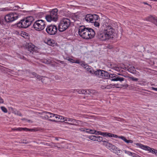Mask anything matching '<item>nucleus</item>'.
I'll use <instances>...</instances> for the list:
<instances>
[{
	"mask_svg": "<svg viewBox=\"0 0 157 157\" xmlns=\"http://www.w3.org/2000/svg\"><path fill=\"white\" fill-rule=\"evenodd\" d=\"M79 35L83 39H89L93 38L95 33L94 30L90 28H86L84 26H81L78 28Z\"/></svg>",
	"mask_w": 157,
	"mask_h": 157,
	"instance_id": "1",
	"label": "nucleus"
},
{
	"mask_svg": "<svg viewBox=\"0 0 157 157\" xmlns=\"http://www.w3.org/2000/svg\"><path fill=\"white\" fill-rule=\"evenodd\" d=\"M33 21V17L32 16H29L21 20L14 26L15 27L26 28L29 27Z\"/></svg>",
	"mask_w": 157,
	"mask_h": 157,
	"instance_id": "2",
	"label": "nucleus"
},
{
	"mask_svg": "<svg viewBox=\"0 0 157 157\" xmlns=\"http://www.w3.org/2000/svg\"><path fill=\"white\" fill-rule=\"evenodd\" d=\"M69 19L66 18H63L59 25V30L61 32H63L67 29L71 24Z\"/></svg>",
	"mask_w": 157,
	"mask_h": 157,
	"instance_id": "3",
	"label": "nucleus"
},
{
	"mask_svg": "<svg viewBox=\"0 0 157 157\" xmlns=\"http://www.w3.org/2000/svg\"><path fill=\"white\" fill-rule=\"evenodd\" d=\"M58 11L57 9H55L50 11V14L47 15L45 16V19L48 22H50L52 21H57L58 18Z\"/></svg>",
	"mask_w": 157,
	"mask_h": 157,
	"instance_id": "4",
	"label": "nucleus"
},
{
	"mask_svg": "<svg viewBox=\"0 0 157 157\" xmlns=\"http://www.w3.org/2000/svg\"><path fill=\"white\" fill-rule=\"evenodd\" d=\"M45 24L44 20H38L36 21L33 24L34 29L37 31H40L44 29Z\"/></svg>",
	"mask_w": 157,
	"mask_h": 157,
	"instance_id": "5",
	"label": "nucleus"
},
{
	"mask_svg": "<svg viewBox=\"0 0 157 157\" xmlns=\"http://www.w3.org/2000/svg\"><path fill=\"white\" fill-rule=\"evenodd\" d=\"M18 15L16 13H10L6 15L5 17V19L8 23L12 22L17 19Z\"/></svg>",
	"mask_w": 157,
	"mask_h": 157,
	"instance_id": "6",
	"label": "nucleus"
},
{
	"mask_svg": "<svg viewBox=\"0 0 157 157\" xmlns=\"http://www.w3.org/2000/svg\"><path fill=\"white\" fill-rule=\"evenodd\" d=\"M46 30L49 34L53 35L56 33L57 31V29L56 25H50L48 26Z\"/></svg>",
	"mask_w": 157,
	"mask_h": 157,
	"instance_id": "7",
	"label": "nucleus"
},
{
	"mask_svg": "<svg viewBox=\"0 0 157 157\" xmlns=\"http://www.w3.org/2000/svg\"><path fill=\"white\" fill-rule=\"evenodd\" d=\"M103 145L105 146L106 147L109 148L113 152L115 153L116 154L118 153V151H120L117 147L109 143L108 141H103Z\"/></svg>",
	"mask_w": 157,
	"mask_h": 157,
	"instance_id": "8",
	"label": "nucleus"
},
{
	"mask_svg": "<svg viewBox=\"0 0 157 157\" xmlns=\"http://www.w3.org/2000/svg\"><path fill=\"white\" fill-rule=\"evenodd\" d=\"M97 36L98 38L102 41H105L111 38L104 31L103 32H98Z\"/></svg>",
	"mask_w": 157,
	"mask_h": 157,
	"instance_id": "9",
	"label": "nucleus"
},
{
	"mask_svg": "<svg viewBox=\"0 0 157 157\" xmlns=\"http://www.w3.org/2000/svg\"><path fill=\"white\" fill-rule=\"evenodd\" d=\"M136 145L138 146L144 150L147 151H149V152H151L152 153H154L155 154V151H156L157 150H155L153 148H151L150 147L143 145L142 144L137 143L136 144Z\"/></svg>",
	"mask_w": 157,
	"mask_h": 157,
	"instance_id": "10",
	"label": "nucleus"
},
{
	"mask_svg": "<svg viewBox=\"0 0 157 157\" xmlns=\"http://www.w3.org/2000/svg\"><path fill=\"white\" fill-rule=\"evenodd\" d=\"M104 31L109 35L112 38H113V35L114 32V29L111 25H106Z\"/></svg>",
	"mask_w": 157,
	"mask_h": 157,
	"instance_id": "11",
	"label": "nucleus"
},
{
	"mask_svg": "<svg viewBox=\"0 0 157 157\" xmlns=\"http://www.w3.org/2000/svg\"><path fill=\"white\" fill-rule=\"evenodd\" d=\"M145 20L153 23L157 26V17L155 16L150 15L146 17Z\"/></svg>",
	"mask_w": 157,
	"mask_h": 157,
	"instance_id": "12",
	"label": "nucleus"
},
{
	"mask_svg": "<svg viewBox=\"0 0 157 157\" xmlns=\"http://www.w3.org/2000/svg\"><path fill=\"white\" fill-rule=\"evenodd\" d=\"M26 48L30 52L33 54L34 52H36L38 48L34 45L30 43L28 44L26 46Z\"/></svg>",
	"mask_w": 157,
	"mask_h": 157,
	"instance_id": "13",
	"label": "nucleus"
},
{
	"mask_svg": "<svg viewBox=\"0 0 157 157\" xmlns=\"http://www.w3.org/2000/svg\"><path fill=\"white\" fill-rule=\"evenodd\" d=\"M64 121L66 123H70L71 125H75V123L79 124V122H81L80 121H77L73 119L70 118L65 117Z\"/></svg>",
	"mask_w": 157,
	"mask_h": 157,
	"instance_id": "14",
	"label": "nucleus"
},
{
	"mask_svg": "<svg viewBox=\"0 0 157 157\" xmlns=\"http://www.w3.org/2000/svg\"><path fill=\"white\" fill-rule=\"evenodd\" d=\"M41 114L42 116L40 117L42 119L49 120L50 117H51V115H52V113L49 112H44L42 113Z\"/></svg>",
	"mask_w": 157,
	"mask_h": 157,
	"instance_id": "15",
	"label": "nucleus"
},
{
	"mask_svg": "<svg viewBox=\"0 0 157 157\" xmlns=\"http://www.w3.org/2000/svg\"><path fill=\"white\" fill-rule=\"evenodd\" d=\"M86 21L88 22H90L92 23L94 22L93 20V17H92V14H87L85 18Z\"/></svg>",
	"mask_w": 157,
	"mask_h": 157,
	"instance_id": "16",
	"label": "nucleus"
},
{
	"mask_svg": "<svg viewBox=\"0 0 157 157\" xmlns=\"http://www.w3.org/2000/svg\"><path fill=\"white\" fill-rule=\"evenodd\" d=\"M100 76V78L107 79L109 78V74L108 72L102 70Z\"/></svg>",
	"mask_w": 157,
	"mask_h": 157,
	"instance_id": "17",
	"label": "nucleus"
},
{
	"mask_svg": "<svg viewBox=\"0 0 157 157\" xmlns=\"http://www.w3.org/2000/svg\"><path fill=\"white\" fill-rule=\"evenodd\" d=\"M12 130L13 131H21L22 130L24 131H32L33 130V129H28L26 128H13L12 129Z\"/></svg>",
	"mask_w": 157,
	"mask_h": 157,
	"instance_id": "18",
	"label": "nucleus"
},
{
	"mask_svg": "<svg viewBox=\"0 0 157 157\" xmlns=\"http://www.w3.org/2000/svg\"><path fill=\"white\" fill-rule=\"evenodd\" d=\"M102 71V70H98L96 71H94L93 74H94L95 76H98V77L100 78Z\"/></svg>",
	"mask_w": 157,
	"mask_h": 157,
	"instance_id": "19",
	"label": "nucleus"
},
{
	"mask_svg": "<svg viewBox=\"0 0 157 157\" xmlns=\"http://www.w3.org/2000/svg\"><path fill=\"white\" fill-rule=\"evenodd\" d=\"M124 79L125 78H123L117 76L115 78H113L112 79L111 81H120V82H122L124 81Z\"/></svg>",
	"mask_w": 157,
	"mask_h": 157,
	"instance_id": "20",
	"label": "nucleus"
},
{
	"mask_svg": "<svg viewBox=\"0 0 157 157\" xmlns=\"http://www.w3.org/2000/svg\"><path fill=\"white\" fill-rule=\"evenodd\" d=\"M119 138L121 139L122 140H124V142L127 143H132L133 141L131 140H127L126 138L123 136H120L118 137Z\"/></svg>",
	"mask_w": 157,
	"mask_h": 157,
	"instance_id": "21",
	"label": "nucleus"
},
{
	"mask_svg": "<svg viewBox=\"0 0 157 157\" xmlns=\"http://www.w3.org/2000/svg\"><path fill=\"white\" fill-rule=\"evenodd\" d=\"M109 22L110 20L107 18H105V19L103 20V23L104 24L103 25L104 26L105 25V26L106 27V25H109Z\"/></svg>",
	"mask_w": 157,
	"mask_h": 157,
	"instance_id": "22",
	"label": "nucleus"
},
{
	"mask_svg": "<svg viewBox=\"0 0 157 157\" xmlns=\"http://www.w3.org/2000/svg\"><path fill=\"white\" fill-rule=\"evenodd\" d=\"M20 35L25 39H27L29 37L28 33L26 32H21Z\"/></svg>",
	"mask_w": 157,
	"mask_h": 157,
	"instance_id": "23",
	"label": "nucleus"
},
{
	"mask_svg": "<svg viewBox=\"0 0 157 157\" xmlns=\"http://www.w3.org/2000/svg\"><path fill=\"white\" fill-rule=\"evenodd\" d=\"M85 69L88 72L90 73L93 74L94 72V71L89 66H86L85 67Z\"/></svg>",
	"mask_w": 157,
	"mask_h": 157,
	"instance_id": "24",
	"label": "nucleus"
},
{
	"mask_svg": "<svg viewBox=\"0 0 157 157\" xmlns=\"http://www.w3.org/2000/svg\"><path fill=\"white\" fill-rule=\"evenodd\" d=\"M92 17H93L94 21H97L100 19L99 16L97 14H92Z\"/></svg>",
	"mask_w": 157,
	"mask_h": 157,
	"instance_id": "25",
	"label": "nucleus"
},
{
	"mask_svg": "<svg viewBox=\"0 0 157 157\" xmlns=\"http://www.w3.org/2000/svg\"><path fill=\"white\" fill-rule=\"evenodd\" d=\"M124 151L125 153L128 155L132 156L133 157H135V153L131 152L130 151L126 150H125Z\"/></svg>",
	"mask_w": 157,
	"mask_h": 157,
	"instance_id": "26",
	"label": "nucleus"
},
{
	"mask_svg": "<svg viewBox=\"0 0 157 157\" xmlns=\"http://www.w3.org/2000/svg\"><path fill=\"white\" fill-rule=\"evenodd\" d=\"M53 144L52 145V146H50L52 148L57 147L59 148H64V147L62 146H61L60 147H58V145H57V144L56 143H53ZM57 144H58V143H57Z\"/></svg>",
	"mask_w": 157,
	"mask_h": 157,
	"instance_id": "27",
	"label": "nucleus"
},
{
	"mask_svg": "<svg viewBox=\"0 0 157 157\" xmlns=\"http://www.w3.org/2000/svg\"><path fill=\"white\" fill-rule=\"evenodd\" d=\"M64 118L65 117H63L62 116L58 115L57 121H58L59 122H62L63 121H64Z\"/></svg>",
	"mask_w": 157,
	"mask_h": 157,
	"instance_id": "28",
	"label": "nucleus"
},
{
	"mask_svg": "<svg viewBox=\"0 0 157 157\" xmlns=\"http://www.w3.org/2000/svg\"><path fill=\"white\" fill-rule=\"evenodd\" d=\"M97 133H98V134L102 135L105 136H108L109 133L108 132H98Z\"/></svg>",
	"mask_w": 157,
	"mask_h": 157,
	"instance_id": "29",
	"label": "nucleus"
},
{
	"mask_svg": "<svg viewBox=\"0 0 157 157\" xmlns=\"http://www.w3.org/2000/svg\"><path fill=\"white\" fill-rule=\"evenodd\" d=\"M77 90L78 93L79 94H86V90L81 89L78 90Z\"/></svg>",
	"mask_w": 157,
	"mask_h": 157,
	"instance_id": "30",
	"label": "nucleus"
},
{
	"mask_svg": "<svg viewBox=\"0 0 157 157\" xmlns=\"http://www.w3.org/2000/svg\"><path fill=\"white\" fill-rule=\"evenodd\" d=\"M58 117V115H54V116H53V118L52 119H49V120L51 121H57V117Z\"/></svg>",
	"mask_w": 157,
	"mask_h": 157,
	"instance_id": "31",
	"label": "nucleus"
},
{
	"mask_svg": "<svg viewBox=\"0 0 157 157\" xmlns=\"http://www.w3.org/2000/svg\"><path fill=\"white\" fill-rule=\"evenodd\" d=\"M96 139V141L98 142H101L102 141L103 142V141H105V140H103V138L102 137H101L100 136H97Z\"/></svg>",
	"mask_w": 157,
	"mask_h": 157,
	"instance_id": "32",
	"label": "nucleus"
},
{
	"mask_svg": "<svg viewBox=\"0 0 157 157\" xmlns=\"http://www.w3.org/2000/svg\"><path fill=\"white\" fill-rule=\"evenodd\" d=\"M96 137L97 136L92 135L89 136L88 138L91 140L96 141Z\"/></svg>",
	"mask_w": 157,
	"mask_h": 157,
	"instance_id": "33",
	"label": "nucleus"
},
{
	"mask_svg": "<svg viewBox=\"0 0 157 157\" xmlns=\"http://www.w3.org/2000/svg\"><path fill=\"white\" fill-rule=\"evenodd\" d=\"M13 113H14L15 115H16L20 116H22V115L21 113L17 110L13 111Z\"/></svg>",
	"mask_w": 157,
	"mask_h": 157,
	"instance_id": "34",
	"label": "nucleus"
},
{
	"mask_svg": "<svg viewBox=\"0 0 157 157\" xmlns=\"http://www.w3.org/2000/svg\"><path fill=\"white\" fill-rule=\"evenodd\" d=\"M128 70L130 72H134L135 71V68L133 67H130L128 69Z\"/></svg>",
	"mask_w": 157,
	"mask_h": 157,
	"instance_id": "35",
	"label": "nucleus"
},
{
	"mask_svg": "<svg viewBox=\"0 0 157 157\" xmlns=\"http://www.w3.org/2000/svg\"><path fill=\"white\" fill-rule=\"evenodd\" d=\"M1 109L5 113H7L8 112L7 109L4 106H1Z\"/></svg>",
	"mask_w": 157,
	"mask_h": 157,
	"instance_id": "36",
	"label": "nucleus"
},
{
	"mask_svg": "<svg viewBox=\"0 0 157 157\" xmlns=\"http://www.w3.org/2000/svg\"><path fill=\"white\" fill-rule=\"evenodd\" d=\"M41 144H42L44 145H46L47 146H52V144H53V142H50L49 143H43V142H42L41 143Z\"/></svg>",
	"mask_w": 157,
	"mask_h": 157,
	"instance_id": "37",
	"label": "nucleus"
},
{
	"mask_svg": "<svg viewBox=\"0 0 157 157\" xmlns=\"http://www.w3.org/2000/svg\"><path fill=\"white\" fill-rule=\"evenodd\" d=\"M90 133L92 134H95L96 135L98 134V133H97L98 131H97L95 130L90 129Z\"/></svg>",
	"mask_w": 157,
	"mask_h": 157,
	"instance_id": "38",
	"label": "nucleus"
},
{
	"mask_svg": "<svg viewBox=\"0 0 157 157\" xmlns=\"http://www.w3.org/2000/svg\"><path fill=\"white\" fill-rule=\"evenodd\" d=\"M48 44L49 45L53 46L54 43H53V41H52L51 40H48Z\"/></svg>",
	"mask_w": 157,
	"mask_h": 157,
	"instance_id": "39",
	"label": "nucleus"
},
{
	"mask_svg": "<svg viewBox=\"0 0 157 157\" xmlns=\"http://www.w3.org/2000/svg\"><path fill=\"white\" fill-rule=\"evenodd\" d=\"M130 78L131 80L134 81H137L138 80V78H135L133 77H130Z\"/></svg>",
	"mask_w": 157,
	"mask_h": 157,
	"instance_id": "40",
	"label": "nucleus"
},
{
	"mask_svg": "<svg viewBox=\"0 0 157 157\" xmlns=\"http://www.w3.org/2000/svg\"><path fill=\"white\" fill-rule=\"evenodd\" d=\"M94 25L95 26L97 27H98L99 26L100 24L97 21H94Z\"/></svg>",
	"mask_w": 157,
	"mask_h": 157,
	"instance_id": "41",
	"label": "nucleus"
},
{
	"mask_svg": "<svg viewBox=\"0 0 157 157\" xmlns=\"http://www.w3.org/2000/svg\"><path fill=\"white\" fill-rule=\"evenodd\" d=\"M80 64L81 65V66L82 67L84 68H85L86 66L88 65L87 64H85V63L82 62H81V63Z\"/></svg>",
	"mask_w": 157,
	"mask_h": 157,
	"instance_id": "42",
	"label": "nucleus"
},
{
	"mask_svg": "<svg viewBox=\"0 0 157 157\" xmlns=\"http://www.w3.org/2000/svg\"><path fill=\"white\" fill-rule=\"evenodd\" d=\"M116 76H117V75H116L114 74H109V78H115V77H116Z\"/></svg>",
	"mask_w": 157,
	"mask_h": 157,
	"instance_id": "43",
	"label": "nucleus"
},
{
	"mask_svg": "<svg viewBox=\"0 0 157 157\" xmlns=\"http://www.w3.org/2000/svg\"><path fill=\"white\" fill-rule=\"evenodd\" d=\"M35 77L37 79H40L41 78V76L37 74L36 75Z\"/></svg>",
	"mask_w": 157,
	"mask_h": 157,
	"instance_id": "44",
	"label": "nucleus"
},
{
	"mask_svg": "<svg viewBox=\"0 0 157 157\" xmlns=\"http://www.w3.org/2000/svg\"><path fill=\"white\" fill-rule=\"evenodd\" d=\"M4 102V101L3 99L0 97V104L3 103Z\"/></svg>",
	"mask_w": 157,
	"mask_h": 157,
	"instance_id": "45",
	"label": "nucleus"
},
{
	"mask_svg": "<svg viewBox=\"0 0 157 157\" xmlns=\"http://www.w3.org/2000/svg\"><path fill=\"white\" fill-rule=\"evenodd\" d=\"M74 63H79L80 64L81 63V61H80L78 60H75V61H74Z\"/></svg>",
	"mask_w": 157,
	"mask_h": 157,
	"instance_id": "46",
	"label": "nucleus"
},
{
	"mask_svg": "<svg viewBox=\"0 0 157 157\" xmlns=\"http://www.w3.org/2000/svg\"><path fill=\"white\" fill-rule=\"evenodd\" d=\"M68 60L70 62H71V63H74V60H73V59H71V58H69Z\"/></svg>",
	"mask_w": 157,
	"mask_h": 157,
	"instance_id": "47",
	"label": "nucleus"
},
{
	"mask_svg": "<svg viewBox=\"0 0 157 157\" xmlns=\"http://www.w3.org/2000/svg\"><path fill=\"white\" fill-rule=\"evenodd\" d=\"M86 94H90L91 93V91H90V90H86Z\"/></svg>",
	"mask_w": 157,
	"mask_h": 157,
	"instance_id": "48",
	"label": "nucleus"
},
{
	"mask_svg": "<svg viewBox=\"0 0 157 157\" xmlns=\"http://www.w3.org/2000/svg\"><path fill=\"white\" fill-rule=\"evenodd\" d=\"M20 7H19V6H15V7H13V8H14L13 9H14V10H17Z\"/></svg>",
	"mask_w": 157,
	"mask_h": 157,
	"instance_id": "49",
	"label": "nucleus"
},
{
	"mask_svg": "<svg viewBox=\"0 0 157 157\" xmlns=\"http://www.w3.org/2000/svg\"><path fill=\"white\" fill-rule=\"evenodd\" d=\"M31 74L32 75L34 76L35 77L36 75L37 74L35 72H32L31 73Z\"/></svg>",
	"mask_w": 157,
	"mask_h": 157,
	"instance_id": "50",
	"label": "nucleus"
},
{
	"mask_svg": "<svg viewBox=\"0 0 157 157\" xmlns=\"http://www.w3.org/2000/svg\"><path fill=\"white\" fill-rule=\"evenodd\" d=\"M113 134L109 133V134L108 135V137H113Z\"/></svg>",
	"mask_w": 157,
	"mask_h": 157,
	"instance_id": "51",
	"label": "nucleus"
},
{
	"mask_svg": "<svg viewBox=\"0 0 157 157\" xmlns=\"http://www.w3.org/2000/svg\"><path fill=\"white\" fill-rule=\"evenodd\" d=\"M152 89L153 90L157 91V88H155L154 87H152Z\"/></svg>",
	"mask_w": 157,
	"mask_h": 157,
	"instance_id": "52",
	"label": "nucleus"
},
{
	"mask_svg": "<svg viewBox=\"0 0 157 157\" xmlns=\"http://www.w3.org/2000/svg\"><path fill=\"white\" fill-rule=\"evenodd\" d=\"M15 33L17 34L20 35V33H21V32H19L18 31H16L15 32Z\"/></svg>",
	"mask_w": 157,
	"mask_h": 157,
	"instance_id": "53",
	"label": "nucleus"
},
{
	"mask_svg": "<svg viewBox=\"0 0 157 157\" xmlns=\"http://www.w3.org/2000/svg\"><path fill=\"white\" fill-rule=\"evenodd\" d=\"M42 62L44 63H47L48 61L46 59H45Z\"/></svg>",
	"mask_w": 157,
	"mask_h": 157,
	"instance_id": "54",
	"label": "nucleus"
},
{
	"mask_svg": "<svg viewBox=\"0 0 157 157\" xmlns=\"http://www.w3.org/2000/svg\"><path fill=\"white\" fill-rule=\"evenodd\" d=\"M26 121L28 122H30V123H32L33 122V121L31 120H26Z\"/></svg>",
	"mask_w": 157,
	"mask_h": 157,
	"instance_id": "55",
	"label": "nucleus"
},
{
	"mask_svg": "<svg viewBox=\"0 0 157 157\" xmlns=\"http://www.w3.org/2000/svg\"><path fill=\"white\" fill-rule=\"evenodd\" d=\"M113 137H115V138H117L118 137L117 135H116L113 134Z\"/></svg>",
	"mask_w": 157,
	"mask_h": 157,
	"instance_id": "56",
	"label": "nucleus"
},
{
	"mask_svg": "<svg viewBox=\"0 0 157 157\" xmlns=\"http://www.w3.org/2000/svg\"><path fill=\"white\" fill-rule=\"evenodd\" d=\"M54 114L52 113V115H51V117H50L49 119H52L54 117L53 116H54Z\"/></svg>",
	"mask_w": 157,
	"mask_h": 157,
	"instance_id": "57",
	"label": "nucleus"
},
{
	"mask_svg": "<svg viewBox=\"0 0 157 157\" xmlns=\"http://www.w3.org/2000/svg\"><path fill=\"white\" fill-rule=\"evenodd\" d=\"M143 3L144 4H146V5H147L148 6H150L151 7V6L149 5L148 3H147V2H143Z\"/></svg>",
	"mask_w": 157,
	"mask_h": 157,
	"instance_id": "58",
	"label": "nucleus"
},
{
	"mask_svg": "<svg viewBox=\"0 0 157 157\" xmlns=\"http://www.w3.org/2000/svg\"><path fill=\"white\" fill-rule=\"evenodd\" d=\"M107 47L109 49H111L112 48V47L111 46L109 45Z\"/></svg>",
	"mask_w": 157,
	"mask_h": 157,
	"instance_id": "59",
	"label": "nucleus"
},
{
	"mask_svg": "<svg viewBox=\"0 0 157 157\" xmlns=\"http://www.w3.org/2000/svg\"><path fill=\"white\" fill-rule=\"evenodd\" d=\"M124 86H125L126 87H128V85L127 84H126L124 85Z\"/></svg>",
	"mask_w": 157,
	"mask_h": 157,
	"instance_id": "60",
	"label": "nucleus"
},
{
	"mask_svg": "<svg viewBox=\"0 0 157 157\" xmlns=\"http://www.w3.org/2000/svg\"><path fill=\"white\" fill-rule=\"evenodd\" d=\"M60 63H61L62 64H64V62L63 61H60Z\"/></svg>",
	"mask_w": 157,
	"mask_h": 157,
	"instance_id": "61",
	"label": "nucleus"
},
{
	"mask_svg": "<svg viewBox=\"0 0 157 157\" xmlns=\"http://www.w3.org/2000/svg\"><path fill=\"white\" fill-rule=\"evenodd\" d=\"M55 139H56V140H59L58 138V137H56L55 138Z\"/></svg>",
	"mask_w": 157,
	"mask_h": 157,
	"instance_id": "62",
	"label": "nucleus"
},
{
	"mask_svg": "<svg viewBox=\"0 0 157 157\" xmlns=\"http://www.w3.org/2000/svg\"><path fill=\"white\" fill-rule=\"evenodd\" d=\"M155 154L157 156V150L156 151H155Z\"/></svg>",
	"mask_w": 157,
	"mask_h": 157,
	"instance_id": "63",
	"label": "nucleus"
},
{
	"mask_svg": "<svg viewBox=\"0 0 157 157\" xmlns=\"http://www.w3.org/2000/svg\"><path fill=\"white\" fill-rule=\"evenodd\" d=\"M26 119H25V118H23L22 119V120H26Z\"/></svg>",
	"mask_w": 157,
	"mask_h": 157,
	"instance_id": "64",
	"label": "nucleus"
}]
</instances>
